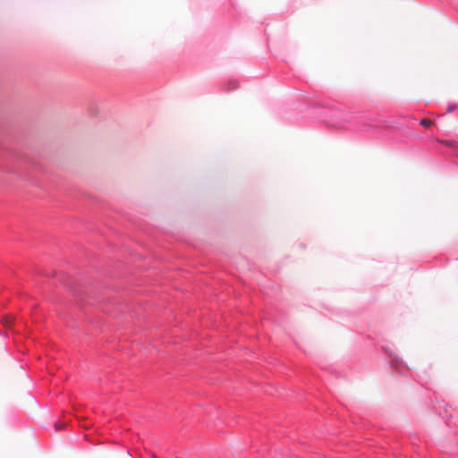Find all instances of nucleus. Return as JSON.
I'll list each match as a JSON object with an SVG mask.
<instances>
[{"label":"nucleus","mask_w":458,"mask_h":458,"mask_svg":"<svg viewBox=\"0 0 458 458\" xmlns=\"http://www.w3.org/2000/svg\"><path fill=\"white\" fill-rule=\"evenodd\" d=\"M55 427H56V428H62L63 426L56 424Z\"/></svg>","instance_id":"3"},{"label":"nucleus","mask_w":458,"mask_h":458,"mask_svg":"<svg viewBox=\"0 0 458 458\" xmlns=\"http://www.w3.org/2000/svg\"><path fill=\"white\" fill-rule=\"evenodd\" d=\"M4 323L6 326H8V327L12 326V325H13V317H11V316H8V317L4 318Z\"/></svg>","instance_id":"2"},{"label":"nucleus","mask_w":458,"mask_h":458,"mask_svg":"<svg viewBox=\"0 0 458 458\" xmlns=\"http://www.w3.org/2000/svg\"><path fill=\"white\" fill-rule=\"evenodd\" d=\"M420 124L426 128H428L433 124V121H431L429 119H422V120H420Z\"/></svg>","instance_id":"1"}]
</instances>
